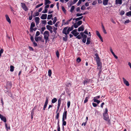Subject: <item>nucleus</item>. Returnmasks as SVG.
Listing matches in <instances>:
<instances>
[{
	"label": "nucleus",
	"mask_w": 131,
	"mask_h": 131,
	"mask_svg": "<svg viewBox=\"0 0 131 131\" xmlns=\"http://www.w3.org/2000/svg\"><path fill=\"white\" fill-rule=\"evenodd\" d=\"M73 29V26L71 27H65L63 29L62 31L63 34L66 35L68 34L70 31H71Z\"/></svg>",
	"instance_id": "1"
},
{
	"label": "nucleus",
	"mask_w": 131,
	"mask_h": 131,
	"mask_svg": "<svg viewBox=\"0 0 131 131\" xmlns=\"http://www.w3.org/2000/svg\"><path fill=\"white\" fill-rule=\"evenodd\" d=\"M44 37L45 40V42L46 43L47 42L49 41V32L48 31H45L44 33Z\"/></svg>",
	"instance_id": "2"
},
{
	"label": "nucleus",
	"mask_w": 131,
	"mask_h": 131,
	"mask_svg": "<svg viewBox=\"0 0 131 131\" xmlns=\"http://www.w3.org/2000/svg\"><path fill=\"white\" fill-rule=\"evenodd\" d=\"M96 61L97 65V69L99 70V71L100 72L102 70V63L100 61V60Z\"/></svg>",
	"instance_id": "3"
},
{
	"label": "nucleus",
	"mask_w": 131,
	"mask_h": 131,
	"mask_svg": "<svg viewBox=\"0 0 131 131\" xmlns=\"http://www.w3.org/2000/svg\"><path fill=\"white\" fill-rule=\"evenodd\" d=\"M80 34L82 36V37L83 38L82 41L84 43H85L86 41L87 36L85 35L84 34V32H81Z\"/></svg>",
	"instance_id": "4"
},
{
	"label": "nucleus",
	"mask_w": 131,
	"mask_h": 131,
	"mask_svg": "<svg viewBox=\"0 0 131 131\" xmlns=\"http://www.w3.org/2000/svg\"><path fill=\"white\" fill-rule=\"evenodd\" d=\"M21 6L23 9L25 11L28 10V8L26 6L25 4L24 3H21Z\"/></svg>",
	"instance_id": "5"
},
{
	"label": "nucleus",
	"mask_w": 131,
	"mask_h": 131,
	"mask_svg": "<svg viewBox=\"0 0 131 131\" xmlns=\"http://www.w3.org/2000/svg\"><path fill=\"white\" fill-rule=\"evenodd\" d=\"M71 33L73 34L75 37L77 36L79 34V32H77V29L74 30L71 32Z\"/></svg>",
	"instance_id": "6"
},
{
	"label": "nucleus",
	"mask_w": 131,
	"mask_h": 131,
	"mask_svg": "<svg viewBox=\"0 0 131 131\" xmlns=\"http://www.w3.org/2000/svg\"><path fill=\"white\" fill-rule=\"evenodd\" d=\"M46 27L47 29L50 31V33H52L53 32V31L52 30L53 27H52L49 25H47L46 26Z\"/></svg>",
	"instance_id": "7"
},
{
	"label": "nucleus",
	"mask_w": 131,
	"mask_h": 131,
	"mask_svg": "<svg viewBox=\"0 0 131 131\" xmlns=\"http://www.w3.org/2000/svg\"><path fill=\"white\" fill-rule=\"evenodd\" d=\"M123 81L124 84L127 86H129V82L127 81L124 78H123Z\"/></svg>",
	"instance_id": "8"
},
{
	"label": "nucleus",
	"mask_w": 131,
	"mask_h": 131,
	"mask_svg": "<svg viewBox=\"0 0 131 131\" xmlns=\"http://www.w3.org/2000/svg\"><path fill=\"white\" fill-rule=\"evenodd\" d=\"M96 32L97 35L99 37L100 39L101 40V41H102V42H103V40L99 32L97 31H96Z\"/></svg>",
	"instance_id": "9"
},
{
	"label": "nucleus",
	"mask_w": 131,
	"mask_h": 131,
	"mask_svg": "<svg viewBox=\"0 0 131 131\" xmlns=\"http://www.w3.org/2000/svg\"><path fill=\"white\" fill-rule=\"evenodd\" d=\"M61 99H59L58 101V105L57 106V111H58L60 108L61 103Z\"/></svg>",
	"instance_id": "10"
},
{
	"label": "nucleus",
	"mask_w": 131,
	"mask_h": 131,
	"mask_svg": "<svg viewBox=\"0 0 131 131\" xmlns=\"http://www.w3.org/2000/svg\"><path fill=\"white\" fill-rule=\"evenodd\" d=\"M67 111H65L63 113L62 119H67Z\"/></svg>",
	"instance_id": "11"
},
{
	"label": "nucleus",
	"mask_w": 131,
	"mask_h": 131,
	"mask_svg": "<svg viewBox=\"0 0 131 131\" xmlns=\"http://www.w3.org/2000/svg\"><path fill=\"white\" fill-rule=\"evenodd\" d=\"M122 3V0H116L115 3L116 5L119 4L121 5Z\"/></svg>",
	"instance_id": "12"
},
{
	"label": "nucleus",
	"mask_w": 131,
	"mask_h": 131,
	"mask_svg": "<svg viewBox=\"0 0 131 131\" xmlns=\"http://www.w3.org/2000/svg\"><path fill=\"white\" fill-rule=\"evenodd\" d=\"M47 14H43L40 17L42 19H45L47 17Z\"/></svg>",
	"instance_id": "13"
},
{
	"label": "nucleus",
	"mask_w": 131,
	"mask_h": 131,
	"mask_svg": "<svg viewBox=\"0 0 131 131\" xmlns=\"http://www.w3.org/2000/svg\"><path fill=\"white\" fill-rule=\"evenodd\" d=\"M40 18L38 17H36L35 18V21L36 24H38L39 23Z\"/></svg>",
	"instance_id": "14"
},
{
	"label": "nucleus",
	"mask_w": 131,
	"mask_h": 131,
	"mask_svg": "<svg viewBox=\"0 0 131 131\" xmlns=\"http://www.w3.org/2000/svg\"><path fill=\"white\" fill-rule=\"evenodd\" d=\"M104 119L105 121H108L109 119V117L108 115L103 114Z\"/></svg>",
	"instance_id": "15"
},
{
	"label": "nucleus",
	"mask_w": 131,
	"mask_h": 131,
	"mask_svg": "<svg viewBox=\"0 0 131 131\" xmlns=\"http://www.w3.org/2000/svg\"><path fill=\"white\" fill-rule=\"evenodd\" d=\"M5 16L7 21L9 23V24H10L11 23V20L8 16L7 15H5Z\"/></svg>",
	"instance_id": "16"
},
{
	"label": "nucleus",
	"mask_w": 131,
	"mask_h": 131,
	"mask_svg": "<svg viewBox=\"0 0 131 131\" xmlns=\"http://www.w3.org/2000/svg\"><path fill=\"white\" fill-rule=\"evenodd\" d=\"M84 29V26L83 25H82V26L78 28V31H83Z\"/></svg>",
	"instance_id": "17"
},
{
	"label": "nucleus",
	"mask_w": 131,
	"mask_h": 131,
	"mask_svg": "<svg viewBox=\"0 0 131 131\" xmlns=\"http://www.w3.org/2000/svg\"><path fill=\"white\" fill-rule=\"evenodd\" d=\"M35 26V24L34 22H32L30 25V29L31 31L34 30L33 27Z\"/></svg>",
	"instance_id": "18"
},
{
	"label": "nucleus",
	"mask_w": 131,
	"mask_h": 131,
	"mask_svg": "<svg viewBox=\"0 0 131 131\" xmlns=\"http://www.w3.org/2000/svg\"><path fill=\"white\" fill-rule=\"evenodd\" d=\"M0 118L1 120L3 121L4 122L6 123V122L7 120L5 117L2 115Z\"/></svg>",
	"instance_id": "19"
},
{
	"label": "nucleus",
	"mask_w": 131,
	"mask_h": 131,
	"mask_svg": "<svg viewBox=\"0 0 131 131\" xmlns=\"http://www.w3.org/2000/svg\"><path fill=\"white\" fill-rule=\"evenodd\" d=\"M35 39L36 41H38L39 40H41V37H35Z\"/></svg>",
	"instance_id": "20"
},
{
	"label": "nucleus",
	"mask_w": 131,
	"mask_h": 131,
	"mask_svg": "<svg viewBox=\"0 0 131 131\" xmlns=\"http://www.w3.org/2000/svg\"><path fill=\"white\" fill-rule=\"evenodd\" d=\"M109 0H103V3L104 5H107Z\"/></svg>",
	"instance_id": "21"
},
{
	"label": "nucleus",
	"mask_w": 131,
	"mask_h": 131,
	"mask_svg": "<svg viewBox=\"0 0 131 131\" xmlns=\"http://www.w3.org/2000/svg\"><path fill=\"white\" fill-rule=\"evenodd\" d=\"M90 37H89L87 38V42L86 44L87 45H89L90 43Z\"/></svg>",
	"instance_id": "22"
},
{
	"label": "nucleus",
	"mask_w": 131,
	"mask_h": 131,
	"mask_svg": "<svg viewBox=\"0 0 131 131\" xmlns=\"http://www.w3.org/2000/svg\"><path fill=\"white\" fill-rule=\"evenodd\" d=\"M95 56L96 57H95V58L96 60V61L100 60L99 57L97 53H95Z\"/></svg>",
	"instance_id": "23"
},
{
	"label": "nucleus",
	"mask_w": 131,
	"mask_h": 131,
	"mask_svg": "<svg viewBox=\"0 0 131 131\" xmlns=\"http://www.w3.org/2000/svg\"><path fill=\"white\" fill-rule=\"evenodd\" d=\"M51 3L50 1L49 0H45V5H47V4H49Z\"/></svg>",
	"instance_id": "24"
},
{
	"label": "nucleus",
	"mask_w": 131,
	"mask_h": 131,
	"mask_svg": "<svg viewBox=\"0 0 131 131\" xmlns=\"http://www.w3.org/2000/svg\"><path fill=\"white\" fill-rule=\"evenodd\" d=\"M48 99H47V98L46 99V101H45V104H44V105L43 107H46L47 105L48 104Z\"/></svg>",
	"instance_id": "25"
},
{
	"label": "nucleus",
	"mask_w": 131,
	"mask_h": 131,
	"mask_svg": "<svg viewBox=\"0 0 131 131\" xmlns=\"http://www.w3.org/2000/svg\"><path fill=\"white\" fill-rule=\"evenodd\" d=\"M39 15V13L38 12H35L33 14V16L34 17L38 16Z\"/></svg>",
	"instance_id": "26"
},
{
	"label": "nucleus",
	"mask_w": 131,
	"mask_h": 131,
	"mask_svg": "<svg viewBox=\"0 0 131 131\" xmlns=\"http://www.w3.org/2000/svg\"><path fill=\"white\" fill-rule=\"evenodd\" d=\"M93 100L94 102L97 103L98 104H99L100 102V101L97 100L95 98H94Z\"/></svg>",
	"instance_id": "27"
},
{
	"label": "nucleus",
	"mask_w": 131,
	"mask_h": 131,
	"mask_svg": "<svg viewBox=\"0 0 131 131\" xmlns=\"http://www.w3.org/2000/svg\"><path fill=\"white\" fill-rule=\"evenodd\" d=\"M57 101V99L56 98H54L52 100L51 102L53 103H55Z\"/></svg>",
	"instance_id": "28"
},
{
	"label": "nucleus",
	"mask_w": 131,
	"mask_h": 131,
	"mask_svg": "<svg viewBox=\"0 0 131 131\" xmlns=\"http://www.w3.org/2000/svg\"><path fill=\"white\" fill-rule=\"evenodd\" d=\"M75 6H72L71 7V8L70 9V12L72 13L73 12L74 10V9H75Z\"/></svg>",
	"instance_id": "29"
},
{
	"label": "nucleus",
	"mask_w": 131,
	"mask_h": 131,
	"mask_svg": "<svg viewBox=\"0 0 131 131\" xmlns=\"http://www.w3.org/2000/svg\"><path fill=\"white\" fill-rule=\"evenodd\" d=\"M10 71L11 72H13L14 70V67L13 66H11L10 67Z\"/></svg>",
	"instance_id": "30"
},
{
	"label": "nucleus",
	"mask_w": 131,
	"mask_h": 131,
	"mask_svg": "<svg viewBox=\"0 0 131 131\" xmlns=\"http://www.w3.org/2000/svg\"><path fill=\"white\" fill-rule=\"evenodd\" d=\"M48 75L49 77H50L52 74V71L50 69L49 70L48 72Z\"/></svg>",
	"instance_id": "31"
},
{
	"label": "nucleus",
	"mask_w": 131,
	"mask_h": 131,
	"mask_svg": "<svg viewBox=\"0 0 131 131\" xmlns=\"http://www.w3.org/2000/svg\"><path fill=\"white\" fill-rule=\"evenodd\" d=\"M53 31L55 33H56V30L57 29V28L56 27H55L54 26H53Z\"/></svg>",
	"instance_id": "32"
},
{
	"label": "nucleus",
	"mask_w": 131,
	"mask_h": 131,
	"mask_svg": "<svg viewBox=\"0 0 131 131\" xmlns=\"http://www.w3.org/2000/svg\"><path fill=\"white\" fill-rule=\"evenodd\" d=\"M69 0H60V1L62 3H66L68 2Z\"/></svg>",
	"instance_id": "33"
},
{
	"label": "nucleus",
	"mask_w": 131,
	"mask_h": 131,
	"mask_svg": "<svg viewBox=\"0 0 131 131\" xmlns=\"http://www.w3.org/2000/svg\"><path fill=\"white\" fill-rule=\"evenodd\" d=\"M65 119H62V125L63 126H65L66 124V122L64 120Z\"/></svg>",
	"instance_id": "34"
},
{
	"label": "nucleus",
	"mask_w": 131,
	"mask_h": 131,
	"mask_svg": "<svg viewBox=\"0 0 131 131\" xmlns=\"http://www.w3.org/2000/svg\"><path fill=\"white\" fill-rule=\"evenodd\" d=\"M89 98L88 97H86L84 101V103H86L88 101Z\"/></svg>",
	"instance_id": "35"
},
{
	"label": "nucleus",
	"mask_w": 131,
	"mask_h": 131,
	"mask_svg": "<svg viewBox=\"0 0 131 131\" xmlns=\"http://www.w3.org/2000/svg\"><path fill=\"white\" fill-rule=\"evenodd\" d=\"M108 110L107 108H106L105 110V112L103 114L108 115Z\"/></svg>",
	"instance_id": "36"
},
{
	"label": "nucleus",
	"mask_w": 131,
	"mask_h": 131,
	"mask_svg": "<svg viewBox=\"0 0 131 131\" xmlns=\"http://www.w3.org/2000/svg\"><path fill=\"white\" fill-rule=\"evenodd\" d=\"M52 14L48 15L47 17V19H51V18L52 17Z\"/></svg>",
	"instance_id": "37"
},
{
	"label": "nucleus",
	"mask_w": 131,
	"mask_h": 131,
	"mask_svg": "<svg viewBox=\"0 0 131 131\" xmlns=\"http://www.w3.org/2000/svg\"><path fill=\"white\" fill-rule=\"evenodd\" d=\"M126 15L127 16H131V11H130L126 13Z\"/></svg>",
	"instance_id": "38"
},
{
	"label": "nucleus",
	"mask_w": 131,
	"mask_h": 131,
	"mask_svg": "<svg viewBox=\"0 0 131 131\" xmlns=\"http://www.w3.org/2000/svg\"><path fill=\"white\" fill-rule=\"evenodd\" d=\"M57 20V18L56 17H54V20L53 21V24H54L56 22Z\"/></svg>",
	"instance_id": "39"
},
{
	"label": "nucleus",
	"mask_w": 131,
	"mask_h": 131,
	"mask_svg": "<svg viewBox=\"0 0 131 131\" xmlns=\"http://www.w3.org/2000/svg\"><path fill=\"white\" fill-rule=\"evenodd\" d=\"M59 122L58 121V126H57V131H60V128L59 126Z\"/></svg>",
	"instance_id": "40"
},
{
	"label": "nucleus",
	"mask_w": 131,
	"mask_h": 131,
	"mask_svg": "<svg viewBox=\"0 0 131 131\" xmlns=\"http://www.w3.org/2000/svg\"><path fill=\"white\" fill-rule=\"evenodd\" d=\"M41 22L42 24L45 25L47 24V21L46 20H42Z\"/></svg>",
	"instance_id": "41"
},
{
	"label": "nucleus",
	"mask_w": 131,
	"mask_h": 131,
	"mask_svg": "<svg viewBox=\"0 0 131 131\" xmlns=\"http://www.w3.org/2000/svg\"><path fill=\"white\" fill-rule=\"evenodd\" d=\"M48 10L46 8H45V9L44 10H43L42 11V13H47Z\"/></svg>",
	"instance_id": "42"
},
{
	"label": "nucleus",
	"mask_w": 131,
	"mask_h": 131,
	"mask_svg": "<svg viewBox=\"0 0 131 131\" xmlns=\"http://www.w3.org/2000/svg\"><path fill=\"white\" fill-rule=\"evenodd\" d=\"M82 21H78L77 23L78 26H79L80 25H81V24H82Z\"/></svg>",
	"instance_id": "43"
},
{
	"label": "nucleus",
	"mask_w": 131,
	"mask_h": 131,
	"mask_svg": "<svg viewBox=\"0 0 131 131\" xmlns=\"http://www.w3.org/2000/svg\"><path fill=\"white\" fill-rule=\"evenodd\" d=\"M43 5V3H41V4H39L37 5L36 7V8H37L38 7H39L41 6H42V5Z\"/></svg>",
	"instance_id": "44"
},
{
	"label": "nucleus",
	"mask_w": 131,
	"mask_h": 131,
	"mask_svg": "<svg viewBox=\"0 0 131 131\" xmlns=\"http://www.w3.org/2000/svg\"><path fill=\"white\" fill-rule=\"evenodd\" d=\"M5 126L7 130H8V129H10V127L9 126L8 127L6 123L5 124Z\"/></svg>",
	"instance_id": "45"
},
{
	"label": "nucleus",
	"mask_w": 131,
	"mask_h": 131,
	"mask_svg": "<svg viewBox=\"0 0 131 131\" xmlns=\"http://www.w3.org/2000/svg\"><path fill=\"white\" fill-rule=\"evenodd\" d=\"M62 11L64 12V13H66V10L64 8L63 6H62Z\"/></svg>",
	"instance_id": "46"
},
{
	"label": "nucleus",
	"mask_w": 131,
	"mask_h": 131,
	"mask_svg": "<svg viewBox=\"0 0 131 131\" xmlns=\"http://www.w3.org/2000/svg\"><path fill=\"white\" fill-rule=\"evenodd\" d=\"M40 32L39 31H37L36 32L35 36L37 37L40 34Z\"/></svg>",
	"instance_id": "47"
},
{
	"label": "nucleus",
	"mask_w": 131,
	"mask_h": 131,
	"mask_svg": "<svg viewBox=\"0 0 131 131\" xmlns=\"http://www.w3.org/2000/svg\"><path fill=\"white\" fill-rule=\"evenodd\" d=\"M82 38L81 35H78L77 36L76 38H77L79 39H81Z\"/></svg>",
	"instance_id": "48"
},
{
	"label": "nucleus",
	"mask_w": 131,
	"mask_h": 131,
	"mask_svg": "<svg viewBox=\"0 0 131 131\" xmlns=\"http://www.w3.org/2000/svg\"><path fill=\"white\" fill-rule=\"evenodd\" d=\"M66 86L67 87H70L71 86V84L70 83H68L66 84Z\"/></svg>",
	"instance_id": "49"
},
{
	"label": "nucleus",
	"mask_w": 131,
	"mask_h": 131,
	"mask_svg": "<svg viewBox=\"0 0 131 131\" xmlns=\"http://www.w3.org/2000/svg\"><path fill=\"white\" fill-rule=\"evenodd\" d=\"M47 23L48 25H52L53 24L51 20H50Z\"/></svg>",
	"instance_id": "50"
},
{
	"label": "nucleus",
	"mask_w": 131,
	"mask_h": 131,
	"mask_svg": "<svg viewBox=\"0 0 131 131\" xmlns=\"http://www.w3.org/2000/svg\"><path fill=\"white\" fill-rule=\"evenodd\" d=\"M74 25L75 28H77L79 26L77 23H74Z\"/></svg>",
	"instance_id": "51"
},
{
	"label": "nucleus",
	"mask_w": 131,
	"mask_h": 131,
	"mask_svg": "<svg viewBox=\"0 0 131 131\" xmlns=\"http://www.w3.org/2000/svg\"><path fill=\"white\" fill-rule=\"evenodd\" d=\"M82 0H79L78 2L77 5V6H79L81 3Z\"/></svg>",
	"instance_id": "52"
},
{
	"label": "nucleus",
	"mask_w": 131,
	"mask_h": 131,
	"mask_svg": "<svg viewBox=\"0 0 131 131\" xmlns=\"http://www.w3.org/2000/svg\"><path fill=\"white\" fill-rule=\"evenodd\" d=\"M88 83V80H85L83 82V83L84 84V85L85 84H87Z\"/></svg>",
	"instance_id": "53"
},
{
	"label": "nucleus",
	"mask_w": 131,
	"mask_h": 131,
	"mask_svg": "<svg viewBox=\"0 0 131 131\" xmlns=\"http://www.w3.org/2000/svg\"><path fill=\"white\" fill-rule=\"evenodd\" d=\"M56 54L57 56V57L58 58H59V52L58 51H57L56 52Z\"/></svg>",
	"instance_id": "54"
},
{
	"label": "nucleus",
	"mask_w": 131,
	"mask_h": 131,
	"mask_svg": "<svg viewBox=\"0 0 131 131\" xmlns=\"http://www.w3.org/2000/svg\"><path fill=\"white\" fill-rule=\"evenodd\" d=\"M83 16H82L81 17H79L77 18L75 20H76V21L77 20H80L82 19V18H83Z\"/></svg>",
	"instance_id": "55"
},
{
	"label": "nucleus",
	"mask_w": 131,
	"mask_h": 131,
	"mask_svg": "<svg viewBox=\"0 0 131 131\" xmlns=\"http://www.w3.org/2000/svg\"><path fill=\"white\" fill-rule=\"evenodd\" d=\"M130 21L129 20H127L125 21L124 22V24H126L127 23H129Z\"/></svg>",
	"instance_id": "56"
},
{
	"label": "nucleus",
	"mask_w": 131,
	"mask_h": 131,
	"mask_svg": "<svg viewBox=\"0 0 131 131\" xmlns=\"http://www.w3.org/2000/svg\"><path fill=\"white\" fill-rule=\"evenodd\" d=\"M81 61V59L79 58H78L77 59V61L79 63Z\"/></svg>",
	"instance_id": "57"
},
{
	"label": "nucleus",
	"mask_w": 131,
	"mask_h": 131,
	"mask_svg": "<svg viewBox=\"0 0 131 131\" xmlns=\"http://www.w3.org/2000/svg\"><path fill=\"white\" fill-rule=\"evenodd\" d=\"M125 13V12L123 10L121 11L120 13V14L121 15H123Z\"/></svg>",
	"instance_id": "58"
},
{
	"label": "nucleus",
	"mask_w": 131,
	"mask_h": 131,
	"mask_svg": "<svg viewBox=\"0 0 131 131\" xmlns=\"http://www.w3.org/2000/svg\"><path fill=\"white\" fill-rule=\"evenodd\" d=\"M70 104V102L69 101L67 103V106L68 108H69Z\"/></svg>",
	"instance_id": "59"
},
{
	"label": "nucleus",
	"mask_w": 131,
	"mask_h": 131,
	"mask_svg": "<svg viewBox=\"0 0 131 131\" xmlns=\"http://www.w3.org/2000/svg\"><path fill=\"white\" fill-rule=\"evenodd\" d=\"M85 8V7L84 5L82 6L81 7V9L82 10H84Z\"/></svg>",
	"instance_id": "60"
},
{
	"label": "nucleus",
	"mask_w": 131,
	"mask_h": 131,
	"mask_svg": "<svg viewBox=\"0 0 131 131\" xmlns=\"http://www.w3.org/2000/svg\"><path fill=\"white\" fill-rule=\"evenodd\" d=\"M65 20L64 19L62 21V25H66V23L65 22Z\"/></svg>",
	"instance_id": "61"
},
{
	"label": "nucleus",
	"mask_w": 131,
	"mask_h": 131,
	"mask_svg": "<svg viewBox=\"0 0 131 131\" xmlns=\"http://www.w3.org/2000/svg\"><path fill=\"white\" fill-rule=\"evenodd\" d=\"M59 22H57L55 24L54 26H55L56 27H58V25L59 24Z\"/></svg>",
	"instance_id": "62"
},
{
	"label": "nucleus",
	"mask_w": 131,
	"mask_h": 131,
	"mask_svg": "<svg viewBox=\"0 0 131 131\" xmlns=\"http://www.w3.org/2000/svg\"><path fill=\"white\" fill-rule=\"evenodd\" d=\"M83 15L82 14H80L78 13L77 14V17H79V16H81Z\"/></svg>",
	"instance_id": "63"
},
{
	"label": "nucleus",
	"mask_w": 131,
	"mask_h": 131,
	"mask_svg": "<svg viewBox=\"0 0 131 131\" xmlns=\"http://www.w3.org/2000/svg\"><path fill=\"white\" fill-rule=\"evenodd\" d=\"M76 11L77 12H79V11H80V8L79 7H78L77 8H76Z\"/></svg>",
	"instance_id": "64"
}]
</instances>
